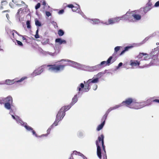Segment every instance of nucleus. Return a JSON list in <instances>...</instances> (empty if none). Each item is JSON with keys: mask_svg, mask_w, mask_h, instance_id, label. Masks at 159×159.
<instances>
[{"mask_svg": "<svg viewBox=\"0 0 159 159\" xmlns=\"http://www.w3.org/2000/svg\"><path fill=\"white\" fill-rule=\"evenodd\" d=\"M99 74V73H98L97 75H94L93 79L89 80L86 82L84 81L85 86L84 84L81 83L77 89V90L79 91L78 95L81 93L82 94L83 92H88L90 88V86L92 85L93 84L97 83L98 81Z\"/></svg>", "mask_w": 159, "mask_h": 159, "instance_id": "2", "label": "nucleus"}, {"mask_svg": "<svg viewBox=\"0 0 159 159\" xmlns=\"http://www.w3.org/2000/svg\"><path fill=\"white\" fill-rule=\"evenodd\" d=\"M122 64H122V62H120V63L119 64H118V67H120V66H122Z\"/></svg>", "mask_w": 159, "mask_h": 159, "instance_id": "57", "label": "nucleus"}, {"mask_svg": "<svg viewBox=\"0 0 159 159\" xmlns=\"http://www.w3.org/2000/svg\"><path fill=\"white\" fill-rule=\"evenodd\" d=\"M105 23L107 25L113 24L115 23L114 18L109 19L108 20V21L107 22H106Z\"/></svg>", "mask_w": 159, "mask_h": 159, "instance_id": "26", "label": "nucleus"}, {"mask_svg": "<svg viewBox=\"0 0 159 159\" xmlns=\"http://www.w3.org/2000/svg\"><path fill=\"white\" fill-rule=\"evenodd\" d=\"M122 16L120 17H116L114 18L115 23L119 22L120 20H123Z\"/></svg>", "mask_w": 159, "mask_h": 159, "instance_id": "29", "label": "nucleus"}, {"mask_svg": "<svg viewBox=\"0 0 159 159\" xmlns=\"http://www.w3.org/2000/svg\"><path fill=\"white\" fill-rule=\"evenodd\" d=\"M27 5H25V7L24 8H20L19 9L18 11L17 12H19L20 13V12L21 11L20 13H22V12H23V11H24V8H26L27 7Z\"/></svg>", "mask_w": 159, "mask_h": 159, "instance_id": "37", "label": "nucleus"}, {"mask_svg": "<svg viewBox=\"0 0 159 159\" xmlns=\"http://www.w3.org/2000/svg\"><path fill=\"white\" fill-rule=\"evenodd\" d=\"M69 159H74L73 158V156H72V154H71V156H70V158Z\"/></svg>", "mask_w": 159, "mask_h": 159, "instance_id": "64", "label": "nucleus"}, {"mask_svg": "<svg viewBox=\"0 0 159 159\" xmlns=\"http://www.w3.org/2000/svg\"><path fill=\"white\" fill-rule=\"evenodd\" d=\"M69 106L70 104L67 106L61 107L57 115L56 119L53 124L55 125H57L58 122L63 118L65 115L66 111L68 110L71 108L69 107Z\"/></svg>", "mask_w": 159, "mask_h": 159, "instance_id": "4", "label": "nucleus"}, {"mask_svg": "<svg viewBox=\"0 0 159 159\" xmlns=\"http://www.w3.org/2000/svg\"><path fill=\"white\" fill-rule=\"evenodd\" d=\"M35 37L36 39L39 38V34H36L35 35Z\"/></svg>", "mask_w": 159, "mask_h": 159, "instance_id": "55", "label": "nucleus"}, {"mask_svg": "<svg viewBox=\"0 0 159 159\" xmlns=\"http://www.w3.org/2000/svg\"><path fill=\"white\" fill-rule=\"evenodd\" d=\"M88 71H89L90 72H93L94 71V70H93V66H89V69H88Z\"/></svg>", "mask_w": 159, "mask_h": 159, "instance_id": "40", "label": "nucleus"}, {"mask_svg": "<svg viewBox=\"0 0 159 159\" xmlns=\"http://www.w3.org/2000/svg\"><path fill=\"white\" fill-rule=\"evenodd\" d=\"M12 3L11 2H10V3H9V6H10V7H11V8H13V7L12 6Z\"/></svg>", "mask_w": 159, "mask_h": 159, "instance_id": "62", "label": "nucleus"}, {"mask_svg": "<svg viewBox=\"0 0 159 159\" xmlns=\"http://www.w3.org/2000/svg\"><path fill=\"white\" fill-rule=\"evenodd\" d=\"M4 101L5 103H8L12 104L13 103V99L12 98L11 96H8L6 98H4Z\"/></svg>", "mask_w": 159, "mask_h": 159, "instance_id": "17", "label": "nucleus"}, {"mask_svg": "<svg viewBox=\"0 0 159 159\" xmlns=\"http://www.w3.org/2000/svg\"><path fill=\"white\" fill-rule=\"evenodd\" d=\"M20 13L19 12H17L15 16L16 19V20L20 22Z\"/></svg>", "mask_w": 159, "mask_h": 159, "instance_id": "31", "label": "nucleus"}, {"mask_svg": "<svg viewBox=\"0 0 159 159\" xmlns=\"http://www.w3.org/2000/svg\"><path fill=\"white\" fill-rule=\"evenodd\" d=\"M3 5V4H1L0 5V9H2L3 8L2 5Z\"/></svg>", "mask_w": 159, "mask_h": 159, "instance_id": "59", "label": "nucleus"}, {"mask_svg": "<svg viewBox=\"0 0 159 159\" xmlns=\"http://www.w3.org/2000/svg\"><path fill=\"white\" fill-rule=\"evenodd\" d=\"M134 99H133L131 98H129L126 99L125 101H123L122 102L121 104L118 105H116L113 107H111L109 108L107 111H106V113L103 116L102 119V122L100 124V130L102 129L105 123V120L107 119V117L109 114V113L112 110L116 109L119 108V107L121 106H126L127 107H131L132 106V104L133 103Z\"/></svg>", "mask_w": 159, "mask_h": 159, "instance_id": "1", "label": "nucleus"}, {"mask_svg": "<svg viewBox=\"0 0 159 159\" xmlns=\"http://www.w3.org/2000/svg\"><path fill=\"white\" fill-rule=\"evenodd\" d=\"M132 47L133 46H127L125 47L124 48V49L120 53V55H123L125 52L128 51L129 49L132 48Z\"/></svg>", "mask_w": 159, "mask_h": 159, "instance_id": "27", "label": "nucleus"}, {"mask_svg": "<svg viewBox=\"0 0 159 159\" xmlns=\"http://www.w3.org/2000/svg\"><path fill=\"white\" fill-rule=\"evenodd\" d=\"M152 60L150 62V65H156L159 62V60L158 58V57H154L151 58Z\"/></svg>", "mask_w": 159, "mask_h": 159, "instance_id": "20", "label": "nucleus"}, {"mask_svg": "<svg viewBox=\"0 0 159 159\" xmlns=\"http://www.w3.org/2000/svg\"><path fill=\"white\" fill-rule=\"evenodd\" d=\"M72 10L73 11H76L77 10L79 11L78 8L75 7L73 6L72 8Z\"/></svg>", "mask_w": 159, "mask_h": 159, "instance_id": "43", "label": "nucleus"}, {"mask_svg": "<svg viewBox=\"0 0 159 159\" xmlns=\"http://www.w3.org/2000/svg\"><path fill=\"white\" fill-rule=\"evenodd\" d=\"M120 56V53L118 54L114 52L112 56L110 57L108 59V63H110V61H111V63H113L116 60L118 57Z\"/></svg>", "mask_w": 159, "mask_h": 159, "instance_id": "13", "label": "nucleus"}, {"mask_svg": "<svg viewBox=\"0 0 159 159\" xmlns=\"http://www.w3.org/2000/svg\"><path fill=\"white\" fill-rule=\"evenodd\" d=\"M45 66V65H42L39 67L38 69H36L31 74V76L34 77L40 75L43 71Z\"/></svg>", "mask_w": 159, "mask_h": 159, "instance_id": "10", "label": "nucleus"}, {"mask_svg": "<svg viewBox=\"0 0 159 159\" xmlns=\"http://www.w3.org/2000/svg\"><path fill=\"white\" fill-rule=\"evenodd\" d=\"M140 65V62L137 60L130 61V65L132 66H139Z\"/></svg>", "mask_w": 159, "mask_h": 159, "instance_id": "23", "label": "nucleus"}, {"mask_svg": "<svg viewBox=\"0 0 159 159\" xmlns=\"http://www.w3.org/2000/svg\"><path fill=\"white\" fill-rule=\"evenodd\" d=\"M134 11L131 12H127L125 15L122 16L123 20H127L131 22H134L133 16H132V13L134 12Z\"/></svg>", "mask_w": 159, "mask_h": 159, "instance_id": "9", "label": "nucleus"}, {"mask_svg": "<svg viewBox=\"0 0 159 159\" xmlns=\"http://www.w3.org/2000/svg\"><path fill=\"white\" fill-rule=\"evenodd\" d=\"M46 15L48 17H49L50 16H51V13L49 12V11H46Z\"/></svg>", "mask_w": 159, "mask_h": 159, "instance_id": "45", "label": "nucleus"}, {"mask_svg": "<svg viewBox=\"0 0 159 159\" xmlns=\"http://www.w3.org/2000/svg\"><path fill=\"white\" fill-rule=\"evenodd\" d=\"M154 6L157 7L159 6V1L157 2L155 4Z\"/></svg>", "mask_w": 159, "mask_h": 159, "instance_id": "51", "label": "nucleus"}, {"mask_svg": "<svg viewBox=\"0 0 159 159\" xmlns=\"http://www.w3.org/2000/svg\"><path fill=\"white\" fill-rule=\"evenodd\" d=\"M6 16L7 17V19L8 20V18L9 17V16L8 14H6Z\"/></svg>", "mask_w": 159, "mask_h": 159, "instance_id": "63", "label": "nucleus"}, {"mask_svg": "<svg viewBox=\"0 0 159 159\" xmlns=\"http://www.w3.org/2000/svg\"><path fill=\"white\" fill-rule=\"evenodd\" d=\"M77 94H76L75 95L74 97L73 98L72 102L70 104V106H69V107H71L72 106L77 102L78 101V98L77 97Z\"/></svg>", "mask_w": 159, "mask_h": 159, "instance_id": "19", "label": "nucleus"}, {"mask_svg": "<svg viewBox=\"0 0 159 159\" xmlns=\"http://www.w3.org/2000/svg\"><path fill=\"white\" fill-rule=\"evenodd\" d=\"M108 60L107 61H102L101 63L100 64V65H104V66H109L111 64V61H110V63H108Z\"/></svg>", "mask_w": 159, "mask_h": 159, "instance_id": "30", "label": "nucleus"}, {"mask_svg": "<svg viewBox=\"0 0 159 159\" xmlns=\"http://www.w3.org/2000/svg\"><path fill=\"white\" fill-rule=\"evenodd\" d=\"M48 134H43L39 136L38 137H44V136L46 137L48 136Z\"/></svg>", "mask_w": 159, "mask_h": 159, "instance_id": "53", "label": "nucleus"}, {"mask_svg": "<svg viewBox=\"0 0 159 159\" xmlns=\"http://www.w3.org/2000/svg\"><path fill=\"white\" fill-rule=\"evenodd\" d=\"M42 4L44 6H45L46 5V2H45V1H43Z\"/></svg>", "mask_w": 159, "mask_h": 159, "instance_id": "60", "label": "nucleus"}, {"mask_svg": "<svg viewBox=\"0 0 159 159\" xmlns=\"http://www.w3.org/2000/svg\"><path fill=\"white\" fill-rule=\"evenodd\" d=\"M53 124H54V123L47 130V134H49L50 132V131L51 129L52 128V127L54 125L57 126V125H55Z\"/></svg>", "mask_w": 159, "mask_h": 159, "instance_id": "38", "label": "nucleus"}, {"mask_svg": "<svg viewBox=\"0 0 159 159\" xmlns=\"http://www.w3.org/2000/svg\"><path fill=\"white\" fill-rule=\"evenodd\" d=\"M47 66L49 67V70L52 72L57 73L63 70L65 65H48Z\"/></svg>", "mask_w": 159, "mask_h": 159, "instance_id": "7", "label": "nucleus"}, {"mask_svg": "<svg viewBox=\"0 0 159 159\" xmlns=\"http://www.w3.org/2000/svg\"><path fill=\"white\" fill-rule=\"evenodd\" d=\"M150 56V59L151 58L158 57V53L157 51L155 48H154L149 55Z\"/></svg>", "mask_w": 159, "mask_h": 159, "instance_id": "16", "label": "nucleus"}, {"mask_svg": "<svg viewBox=\"0 0 159 159\" xmlns=\"http://www.w3.org/2000/svg\"><path fill=\"white\" fill-rule=\"evenodd\" d=\"M142 102L143 103V104L144 107L145 106H148L151 105L153 102V100H152V98H150L148 99L146 102Z\"/></svg>", "mask_w": 159, "mask_h": 159, "instance_id": "21", "label": "nucleus"}, {"mask_svg": "<svg viewBox=\"0 0 159 159\" xmlns=\"http://www.w3.org/2000/svg\"><path fill=\"white\" fill-rule=\"evenodd\" d=\"M35 24L38 26H40L41 25V23L37 19H35Z\"/></svg>", "mask_w": 159, "mask_h": 159, "instance_id": "35", "label": "nucleus"}, {"mask_svg": "<svg viewBox=\"0 0 159 159\" xmlns=\"http://www.w3.org/2000/svg\"><path fill=\"white\" fill-rule=\"evenodd\" d=\"M58 34L60 36H61L64 34V32L62 30L60 29L58 31Z\"/></svg>", "mask_w": 159, "mask_h": 159, "instance_id": "33", "label": "nucleus"}, {"mask_svg": "<svg viewBox=\"0 0 159 159\" xmlns=\"http://www.w3.org/2000/svg\"><path fill=\"white\" fill-rule=\"evenodd\" d=\"M43 54L45 55H49L52 56H54L57 55L55 52L52 53L49 52L43 51Z\"/></svg>", "mask_w": 159, "mask_h": 159, "instance_id": "28", "label": "nucleus"}, {"mask_svg": "<svg viewBox=\"0 0 159 159\" xmlns=\"http://www.w3.org/2000/svg\"><path fill=\"white\" fill-rule=\"evenodd\" d=\"M71 154H74L75 155H78L79 156H80L83 158V159H87V157L84 156L83 154L76 151H74L73 152V153H72Z\"/></svg>", "mask_w": 159, "mask_h": 159, "instance_id": "22", "label": "nucleus"}, {"mask_svg": "<svg viewBox=\"0 0 159 159\" xmlns=\"http://www.w3.org/2000/svg\"><path fill=\"white\" fill-rule=\"evenodd\" d=\"M132 14L134 22L139 20L141 19V15L136 14L134 13V12H132Z\"/></svg>", "mask_w": 159, "mask_h": 159, "instance_id": "15", "label": "nucleus"}, {"mask_svg": "<svg viewBox=\"0 0 159 159\" xmlns=\"http://www.w3.org/2000/svg\"><path fill=\"white\" fill-rule=\"evenodd\" d=\"M121 47L120 46H117L115 47L114 48V52L116 53H118V52L120 50Z\"/></svg>", "mask_w": 159, "mask_h": 159, "instance_id": "34", "label": "nucleus"}, {"mask_svg": "<svg viewBox=\"0 0 159 159\" xmlns=\"http://www.w3.org/2000/svg\"><path fill=\"white\" fill-rule=\"evenodd\" d=\"M137 57L138 58L143 60H148L150 59V56L148 54L143 52L140 53Z\"/></svg>", "mask_w": 159, "mask_h": 159, "instance_id": "12", "label": "nucleus"}, {"mask_svg": "<svg viewBox=\"0 0 159 159\" xmlns=\"http://www.w3.org/2000/svg\"><path fill=\"white\" fill-rule=\"evenodd\" d=\"M152 8L148 7L146 6L143 8V11L144 14H146L147 12L151 9Z\"/></svg>", "mask_w": 159, "mask_h": 159, "instance_id": "32", "label": "nucleus"}, {"mask_svg": "<svg viewBox=\"0 0 159 159\" xmlns=\"http://www.w3.org/2000/svg\"><path fill=\"white\" fill-rule=\"evenodd\" d=\"M51 23L54 25L55 28H56L58 27L57 24L56 22L54 21H52V22Z\"/></svg>", "mask_w": 159, "mask_h": 159, "instance_id": "41", "label": "nucleus"}, {"mask_svg": "<svg viewBox=\"0 0 159 159\" xmlns=\"http://www.w3.org/2000/svg\"><path fill=\"white\" fill-rule=\"evenodd\" d=\"M16 5L19 7H21L22 6V5L21 4H16Z\"/></svg>", "mask_w": 159, "mask_h": 159, "instance_id": "61", "label": "nucleus"}, {"mask_svg": "<svg viewBox=\"0 0 159 159\" xmlns=\"http://www.w3.org/2000/svg\"><path fill=\"white\" fill-rule=\"evenodd\" d=\"M132 106L130 107V108L136 109H140L143 107V103L141 102H138L135 99H134Z\"/></svg>", "mask_w": 159, "mask_h": 159, "instance_id": "11", "label": "nucleus"}, {"mask_svg": "<svg viewBox=\"0 0 159 159\" xmlns=\"http://www.w3.org/2000/svg\"><path fill=\"white\" fill-rule=\"evenodd\" d=\"M148 7H151L152 8V4L150 3H148Z\"/></svg>", "mask_w": 159, "mask_h": 159, "instance_id": "58", "label": "nucleus"}, {"mask_svg": "<svg viewBox=\"0 0 159 159\" xmlns=\"http://www.w3.org/2000/svg\"><path fill=\"white\" fill-rule=\"evenodd\" d=\"M12 118L16 120L17 123L20 125L24 126L26 129L28 131H31L33 129L30 126L27 125V123L22 121L21 119L18 116L12 115Z\"/></svg>", "mask_w": 159, "mask_h": 159, "instance_id": "5", "label": "nucleus"}, {"mask_svg": "<svg viewBox=\"0 0 159 159\" xmlns=\"http://www.w3.org/2000/svg\"><path fill=\"white\" fill-rule=\"evenodd\" d=\"M12 104L8 103H5L4 104V108L7 110L10 111L9 114L11 116L13 115L12 114V110L11 109V106Z\"/></svg>", "mask_w": 159, "mask_h": 159, "instance_id": "14", "label": "nucleus"}, {"mask_svg": "<svg viewBox=\"0 0 159 159\" xmlns=\"http://www.w3.org/2000/svg\"><path fill=\"white\" fill-rule=\"evenodd\" d=\"M16 42H17V44L19 46H22L23 45V43L21 42H20L19 41H18V40H16Z\"/></svg>", "mask_w": 159, "mask_h": 159, "instance_id": "46", "label": "nucleus"}, {"mask_svg": "<svg viewBox=\"0 0 159 159\" xmlns=\"http://www.w3.org/2000/svg\"><path fill=\"white\" fill-rule=\"evenodd\" d=\"M64 12V10H61L59 11L58 12V13L59 14H61L63 13Z\"/></svg>", "mask_w": 159, "mask_h": 159, "instance_id": "50", "label": "nucleus"}, {"mask_svg": "<svg viewBox=\"0 0 159 159\" xmlns=\"http://www.w3.org/2000/svg\"><path fill=\"white\" fill-rule=\"evenodd\" d=\"M26 24L27 25V27L28 29H30L31 27V26L30 25V21L28 20L26 21Z\"/></svg>", "mask_w": 159, "mask_h": 159, "instance_id": "36", "label": "nucleus"}, {"mask_svg": "<svg viewBox=\"0 0 159 159\" xmlns=\"http://www.w3.org/2000/svg\"><path fill=\"white\" fill-rule=\"evenodd\" d=\"M97 87H98L97 85L96 84H94L93 87V89L94 90H95L97 89Z\"/></svg>", "mask_w": 159, "mask_h": 159, "instance_id": "48", "label": "nucleus"}, {"mask_svg": "<svg viewBox=\"0 0 159 159\" xmlns=\"http://www.w3.org/2000/svg\"><path fill=\"white\" fill-rule=\"evenodd\" d=\"M13 31H14V32L15 33H16V34L18 35H19V36H21V35H20L19 34L16 30H13Z\"/></svg>", "mask_w": 159, "mask_h": 159, "instance_id": "56", "label": "nucleus"}, {"mask_svg": "<svg viewBox=\"0 0 159 159\" xmlns=\"http://www.w3.org/2000/svg\"><path fill=\"white\" fill-rule=\"evenodd\" d=\"M4 98H0V104H2V101H4Z\"/></svg>", "mask_w": 159, "mask_h": 159, "instance_id": "52", "label": "nucleus"}, {"mask_svg": "<svg viewBox=\"0 0 159 159\" xmlns=\"http://www.w3.org/2000/svg\"><path fill=\"white\" fill-rule=\"evenodd\" d=\"M56 43H58L59 45L61 44H65L66 43V41L65 40L62 39L61 38H58L55 39Z\"/></svg>", "mask_w": 159, "mask_h": 159, "instance_id": "18", "label": "nucleus"}, {"mask_svg": "<svg viewBox=\"0 0 159 159\" xmlns=\"http://www.w3.org/2000/svg\"><path fill=\"white\" fill-rule=\"evenodd\" d=\"M63 61H68V62H70V63H69L68 65L69 66H72L74 68H75L78 69L87 71H88L89 66H87L83 64H81L76 62L67 59H62L59 61V62H61Z\"/></svg>", "mask_w": 159, "mask_h": 159, "instance_id": "3", "label": "nucleus"}, {"mask_svg": "<svg viewBox=\"0 0 159 159\" xmlns=\"http://www.w3.org/2000/svg\"><path fill=\"white\" fill-rule=\"evenodd\" d=\"M40 6V3H38L35 6V9L36 10L38 9Z\"/></svg>", "mask_w": 159, "mask_h": 159, "instance_id": "42", "label": "nucleus"}, {"mask_svg": "<svg viewBox=\"0 0 159 159\" xmlns=\"http://www.w3.org/2000/svg\"><path fill=\"white\" fill-rule=\"evenodd\" d=\"M73 5L71 4H68L67 6V7H68L69 8H71L72 9L73 7Z\"/></svg>", "mask_w": 159, "mask_h": 159, "instance_id": "49", "label": "nucleus"}, {"mask_svg": "<svg viewBox=\"0 0 159 159\" xmlns=\"http://www.w3.org/2000/svg\"><path fill=\"white\" fill-rule=\"evenodd\" d=\"M99 136L98 137V139L96 141V145L97 147V155L98 157L99 158Z\"/></svg>", "mask_w": 159, "mask_h": 159, "instance_id": "24", "label": "nucleus"}, {"mask_svg": "<svg viewBox=\"0 0 159 159\" xmlns=\"http://www.w3.org/2000/svg\"><path fill=\"white\" fill-rule=\"evenodd\" d=\"M27 78L26 77H24L21 78L19 80H18V78H16L12 80H5V83H4V82L3 83H0V84H0V85L3 84H7V85H11L13 84L15 82L19 83L20 82L26 79Z\"/></svg>", "mask_w": 159, "mask_h": 159, "instance_id": "8", "label": "nucleus"}, {"mask_svg": "<svg viewBox=\"0 0 159 159\" xmlns=\"http://www.w3.org/2000/svg\"><path fill=\"white\" fill-rule=\"evenodd\" d=\"M7 0H2L1 4H3V5H6L7 4Z\"/></svg>", "mask_w": 159, "mask_h": 159, "instance_id": "44", "label": "nucleus"}, {"mask_svg": "<svg viewBox=\"0 0 159 159\" xmlns=\"http://www.w3.org/2000/svg\"><path fill=\"white\" fill-rule=\"evenodd\" d=\"M104 137L103 134L101 135L100 137V142H102V149L100 148V159H107V156L105 149V146L104 143Z\"/></svg>", "mask_w": 159, "mask_h": 159, "instance_id": "6", "label": "nucleus"}, {"mask_svg": "<svg viewBox=\"0 0 159 159\" xmlns=\"http://www.w3.org/2000/svg\"><path fill=\"white\" fill-rule=\"evenodd\" d=\"M153 102H157L159 103V99H156L154 100H153Z\"/></svg>", "mask_w": 159, "mask_h": 159, "instance_id": "54", "label": "nucleus"}, {"mask_svg": "<svg viewBox=\"0 0 159 159\" xmlns=\"http://www.w3.org/2000/svg\"><path fill=\"white\" fill-rule=\"evenodd\" d=\"M33 133V134L36 137H38V136L37 135V134H36V132L34 131L33 130L31 131Z\"/></svg>", "mask_w": 159, "mask_h": 159, "instance_id": "47", "label": "nucleus"}, {"mask_svg": "<svg viewBox=\"0 0 159 159\" xmlns=\"http://www.w3.org/2000/svg\"><path fill=\"white\" fill-rule=\"evenodd\" d=\"M88 21L91 24L93 25L98 24L99 22V20L97 19H88Z\"/></svg>", "mask_w": 159, "mask_h": 159, "instance_id": "25", "label": "nucleus"}, {"mask_svg": "<svg viewBox=\"0 0 159 159\" xmlns=\"http://www.w3.org/2000/svg\"><path fill=\"white\" fill-rule=\"evenodd\" d=\"M93 66L94 71H95L98 70L99 68V64L97 65Z\"/></svg>", "mask_w": 159, "mask_h": 159, "instance_id": "39", "label": "nucleus"}]
</instances>
